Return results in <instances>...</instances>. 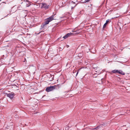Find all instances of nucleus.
Listing matches in <instances>:
<instances>
[{"label": "nucleus", "instance_id": "1", "mask_svg": "<svg viewBox=\"0 0 130 130\" xmlns=\"http://www.w3.org/2000/svg\"><path fill=\"white\" fill-rule=\"evenodd\" d=\"M54 15H52L51 17H50L46 19L45 20V21L44 22V23L45 24V25H46L48 24L49 22L51 21L54 19L53 18L54 17Z\"/></svg>", "mask_w": 130, "mask_h": 130}, {"label": "nucleus", "instance_id": "2", "mask_svg": "<svg viewBox=\"0 0 130 130\" xmlns=\"http://www.w3.org/2000/svg\"><path fill=\"white\" fill-rule=\"evenodd\" d=\"M57 86H51L47 87L46 90L47 92H49L55 89H57Z\"/></svg>", "mask_w": 130, "mask_h": 130}, {"label": "nucleus", "instance_id": "3", "mask_svg": "<svg viewBox=\"0 0 130 130\" xmlns=\"http://www.w3.org/2000/svg\"><path fill=\"white\" fill-rule=\"evenodd\" d=\"M41 8H44L45 9H48L49 7L50 6V5H47L45 3H42L41 4Z\"/></svg>", "mask_w": 130, "mask_h": 130}, {"label": "nucleus", "instance_id": "4", "mask_svg": "<svg viewBox=\"0 0 130 130\" xmlns=\"http://www.w3.org/2000/svg\"><path fill=\"white\" fill-rule=\"evenodd\" d=\"M7 96L9 97L11 99H12L13 97L15 96V94L14 93H9L7 94Z\"/></svg>", "mask_w": 130, "mask_h": 130}, {"label": "nucleus", "instance_id": "5", "mask_svg": "<svg viewBox=\"0 0 130 130\" xmlns=\"http://www.w3.org/2000/svg\"><path fill=\"white\" fill-rule=\"evenodd\" d=\"M73 35V34L72 33H69L67 34L65 36H64L63 38L64 39H66L68 38L70 36H71L72 35Z\"/></svg>", "mask_w": 130, "mask_h": 130}, {"label": "nucleus", "instance_id": "6", "mask_svg": "<svg viewBox=\"0 0 130 130\" xmlns=\"http://www.w3.org/2000/svg\"><path fill=\"white\" fill-rule=\"evenodd\" d=\"M49 80L50 81H52L54 80V76L53 75L50 74L48 75Z\"/></svg>", "mask_w": 130, "mask_h": 130}, {"label": "nucleus", "instance_id": "7", "mask_svg": "<svg viewBox=\"0 0 130 130\" xmlns=\"http://www.w3.org/2000/svg\"><path fill=\"white\" fill-rule=\"evenodd\" d=\"M95 69V71L98 73H99V74L100 73V68L98 67H97L96 68H93Z\"/></svg>", "mask_w": 130, "mask_h": 130}, {"label": "nucleus", "instance_id": "8", "mask_svg": "<svg viewBox=\"0 0 130 130\" xmlns=\"http://www.w3.org/2000/svg\"><path fill=\"white\" fill-rule=\"evenodd\" d=\"M109 22V19L107 20H106V23L104 24L103 27V29H104L105 28V27H106V25H107L108 24Z\"/></svg>", "mask_w": 130, "mask_h": 130}, {"label": "nucleus", "instance_id": "9", "mask_svg": "<svg viewBox=\"0 0 130 130\" xmlns=\"http://www.w3.org/2000/svg\"><path fill=\"white\" fill-rule=\"evenodd\" d=\"M118 73L123 75H124L125 74V73L123 71L121 70H119Z\"/></svg>", "mask_w": 130, "mask_h": 130}, {"label": "nucleus", "instance_id": "10", "mask_svg": "<svg viewBox=\"0 0 130 130\" xmlns=\"http://www.w3.org/2000/svg\"><path fill=\"white\" fill-rule=\"evenodd\" d=\"M45 25H45V24L44 23H43L41 25L40 29L41 30L42 29Z\"/></svg>", "mask_w": 130, "mask_h": 130}, {"label": "nucleus", "instance_id": "11", "mask_svg": "<svg viewBox=\"0 0 130 130\" xmlns=\"http://www.w3.org/2000/svg\"><path fill=\"white\" fill-rule=\"evenodd\" d=\"M119 71L118 70H114L112 71V72L113 73H118Z\"/></svg>", "mask_w": 130, "mask_h": 130}, {"label": "nucleus", "instance_id": "12", "mask_svg": "<svg viewBox=\"0 0 130 130\" xmlns=\"http://www.w3.org/2000/svg\"><path fill=\"white\" fill-rule=\"evenodd\" d=\"M97 76V73H95L93 74H92V76L94 77H96Z\"/></svg>", "mask_w": 130, "mask_h": 130}, {"label": "nucleus", "instance_id": "13", "mask_svg": "<svg viewBox=\"0 0 130 130\" xmlns=\"http://www.w3.org/2000/svg\"><path fill=\"white\" fill-rule=\"evenodd\" d=\"M100 127V126H97L95 128H92L93 129H98Z\"/></svg>", "mask_w": 130, "mask_h": 130}, {"label": "nucleus", "instance_id": "14", "mask_svg": "<svg viewBox=\"0 0 130 130\" xmlns=\"http://www.w3.org/2000/svg\"><path fill=\"white\" fill-rule=\"evenodd\" d=\"M90 0H86L84 2V3H86L89 2Z\"/></svg>", "mask_w": 130, "mask_h": 130}, {"label": "nucleus", "instance_id": "15", "mask_svg": "<svg viewBox=\"0 0 130 130\" xmlns=\"http://www.w3.org/2000/svg\"><path fill=\"white\" fill-rule=\"evenodd\" d=\"M3 3H4V4H6V3L5 2H3L1 4H0V5H2V4H3Z\"/></svg>", "mask_w": 130, "mask_h": 130}, {"label": "nucleus", "instance_id": "16", "mask_svg": "<svg viewBox=\"0 0 130 130\" xmlns=\"http://www.w3.org/2000/svg\"><path fill=\"white\" fill-rule=\"evenodd\" d=\"M4 55H3L2 57H1V59H3L4 57Z\"/></svg>", "mask_w": 130, "mask_h": 130}, {"label": "nucleus", "instance_id": "17", "mask_svg": "<svg viewBox=\"0 0 130 130\" xmlns=\"http://www.w3.org/2000/svg\"><path fill=\"white\" fill-rule=\"evenodd\" d=\"M30 4H29V5H28V4H27L26 5V7H29V6L30 5Z\"/></svg>", "mask_w": 130, "mask_h": 130}, {"label": "nucleus", "instance_id": "18", "mask_svg": "<svg viewBox=\"0 0 130 130\" xmlns=\"http://www.w3.org/2000/svg\"><path fill=\"white\" fill-rule=\"evenodd\" d=\"M78 72H77V73H76V76H77V75L78 74Z\"/></svg>", "mask_w": 130, "mask_h": 130}, {"label": "nucleus", "instance_id": "19", "mask_svg": "<svg viewBox=\"0 0 130 130\" xmlns=\"http://www.w3.org/2000/svg\"><path fill=\"white\" fill-rule=\"evenodd\" d=\"M77 56L78 57H82V56H81V55H78Z\"/></svg>", "mask_w": 130, "mask_h": 130}, {"label": "nucleus", "instance_id": "20", "mask_svg": "<svg viewBox=\"0 0 130 130\" xmlns=\"http://www.w3.org/2000/svg\"><path fill=\"white\" fill-rule=\"evenodd\" d=\"M69 46L68 45H67V47H69Z\"/></svg>", "mask_w": 130, "mask_h": 130}, {"label": "nucleus", "instance_id": "21", "mask_svg": "<svg viewBox=\"0 0 130 130\" xmlns=\"http://www.w3.org/2000/svg\"><path fill=\"white\" fill-rule=\"evenodd\" d=\"M72 2H73V3L74 4H75V3L74 2H73V1H72Z\"/></svg>", "mask_w": 130, "mask_h": 130}, {"label": "nucleus", "instance_id": "22", "mask_svg": "<svg viewBox=\"0 0 130 130\" xmlns=\"http://www.w3.org/2000/svg\"><path fill=\"white\" fill-rule=\"evenodd\" d=\"M42 31L40 32L38 34H39Z\"/></svg>", "mask_w": 130, "mask_h": 130}, {"label": "nucleus", "instance_id": "23", "mask_svg": "<svg viewBox=\"0 0 130 130\" xmlns=\"http://www.w3.org/2000/svg\"><path fill=\"white\" fill-rule=\"evenodd\" d=\"M21 52H22V51L19 52V53H21Z\"/></svg>", "mask_w": 130, "mask_h": 130}]
</instances>
